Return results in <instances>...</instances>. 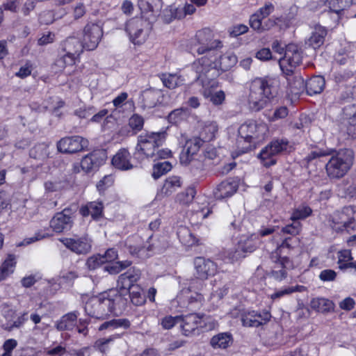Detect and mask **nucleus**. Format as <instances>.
<instances>
[{
	"label": "nucleus",
	"mask_w": 356,
	"mask_h": 356,
	"mask_svg": "<svg viewBox=\"0 0 356 356\" xmlns=\"http://www.w3.org/2000/svg\"><path fill=\"white\" fill-rule=\"evenodd\" d=\"M213 57L202 56L192 64V70L195 72V79L203 87L217 88L216 78L221 72H225L234 67L238 61L237 56L232 52L220 55L218 50Z\"/></svg>",
	"instance_id": "1"
},
{
	"label": "nucleus",
	"mask_w": 356,
	"mask_h": 356,
	"mask_svg": "<svg viewBox=\"0 0 356 356\" xmlns=\"http://www.w3.org/2000/svg\"><path fill=\"white\" fill-rule=\"evenodd\" d=\"M330 156L325 165V171L331 179H339L345 176L353 163L354 152L350 149H343L336 152L334 149H316L309 152L305 160L308 163L321 161V158Z\"/></svg>",
	"instance_id": "2"
},
{
	"label": "nucleus",
	"mask_w": 356,
	"mask_h": 356,
	"mask_svg": "<svg viewBox=\"0 0 356 356\" xmlns=\"http://www.w3.org/2000/svg\"><path fill=\"white\" fill-rule=\"evenodd\" d=\"M126 304L127 299L122 296V292L112 289L90 298L86 302L84 309L91 317L104 319L111 313H115L123 309Z\"/></svg>",
	"instance_id": "3"
},
{
	"label": "nucleus",
	"mask_w": 356,
	"mask_h": 356,
	"mask_svg": "<svg viewBox=\"0 0 356 356\" xmlns=\"http://www.w3.org/2000/svg\"><path fill=\"white\" fill-rule=\"evenodd\" d=\"M276 80L270 77L256 78L252 81L248 97L249 108L259 111L265 108L276 95Z\"/></svg>",
	"instance_id": "4"
},
{
	"label": "nucleus",
	"mask_w": 356,
	"mask_h": 356,
	"mask_svg": "<svg viewBox=\"0 0 356 356\" xmlns=\"http://www.w3.org/2000/svg\"><path fill=\"white\" fill-rule=\"evenodd\" d=\"M268 131V125L261 121L248 120L238 129L237 146L241 153H245L256 148L262 142Z\"/></svg>",
	"instance_id": "5"
},
{
	"label": "nucleus",
	"mask_w": 356,
	"mask_h": 356,
	"mask_svg": "<svg viewBox=\"0 0 356 356\" xmlns=\"http://www.w3.org/2000/svg\"><path fill=\"white\" fill-rule=\"evenodd\" d=\"M222 47V42L214 39L213 33L209 29L205 28L197 31L188 45L193 54L203 55L202 56L213 57L215 59L216 52Z\"/></svg>",
	"instance_id": "6"
},
{
	"label": "nucleus",
	"mask_w": 356,
	"mask_h": 356,
	"mask_svg": "<svg viewBox=\"0 0 356 356\" xmlns=\"http://www.w3.org/2000/svg\"><path fill=\"white\" fill-rule=\"evenodd\" d=\"M205 286L204 282L199 280H191L187 288L183 289L173 300L172 304L180 305V308L188 310L200 309L204 300V296L200 292Z\"/></svg>",
	"instance_id": "7"
},
{
	"label": "nucleus",
	"mask_w": 356,
	"mask_h": 356,
	"mask_svg": "<svg viewBox=\"0 0 356 356\" xmlns=\"http://www.w3.org/2000/svg\"><path fill=\"white\" fill-rule=\"evenodd\" d=\"M166 136L165 131L147 132L140 135L134 155L141 159L154 157L156 149L164 144Z\"/></svg>",
	"instance_id": "8"
},
{
	"label": "nucleus",
	"mask_w": 356,
	"mask_h": 356,
	"mask_svg": "<svg viewBox=\"0 0 356 356\" xmlns=\"http://www.w3.org/2000/svg\"><path fill=\"white\" fill-rule=\"evenodd\" d=\"M151 29L150 22L143 17L132 18L127 22L126 25V31L128 33L130 40L135 44L143 43L147 38Z\"/></svg>",
	"instance_id": "9"
},
{
	"label": "nucleus",
	"mask_w": 356,
	"mask_h": 356,
	"mask_svg": "<svg viewBox=\"0 0 356 356\" xmlns=\"http://www.w3.org/2000/svg\"><path fill=\"white\" fill-rule=\"evenodd\" d=\"M355 212L352 207H345L340 211H337L332 216V228L341 232L353 230L356 227Z\"/></svg>",
	"instance_id": "10"
},
{
	"label": "nucleus",
	"mask_w": 356,
	"mask_h": 356,
	"mask_svg": "<svg viewBox=\"0 0 356 356\" xmlns=\"http://www.w3.org/2000/svg\"><path fill=\"white\" fill-rule=\"evenodd\" d=\"M76 206L65 208L62 211L58 212L50 220V227L57 232L61 233L70 230L74 223Z\"/></svg>",
	"instance_id": "11"
},
{
	"label": "nucleus",
	"mask_w": 356,
	"mask_h": 356,
	"mask_svg": "<svg viewBox=\"0 0 356 356\" xmlns=\"http://www.w3.org/2000/svg\"><path fill=\"white\" fill-rule=\"evenodd\" d=\"M195 275V278L193 280H199L204 282L209 277L215 275L217 273L218 266L216 264L211 260L203 257H197L194 259Z\"/></svg>",
	"instance_id": "12"
},
{
	"label": "nucleus",
	"mask_w": 356,
	"mask_h": 356,
	"mask_svg": "<svg viewBox=\"0 0 356 356\" xmlns=\"http://www.w3.org/2000/svg\"><path fill=\"white\" fill-rule=\"evenodd\" d=\"M103 36L102 28L95 23L87 24L83 29V43L88 51L95 49Z\"/></svg>",
	"instance_id": "13"
},
{
	"label": "nucleus",
	"mask_w": 356,
	"mask_h": 356,
	"mask_svg": "<svg viewBox=\"0 0 356 356\" xmlns=\"http://www.w3.org/2000/svg\"><path fill=\"white\" fill-rule=\"evenodd\" d=\"M87 145V140L79 136H74L61 138L57 143V149L62 153L74 154L81 151Z\"/></svg>",
	"instance_id": "14"
},
{
	"label": "nucleus",
	"mask_w": 356,
	"mask_h": 356,
	"mask_svg": "<svg viewBox=\"0 0 356 356\" xmlns=\"http://www.w3.org/2000/svg\"><path fill=\"white\" fill-rule=\"evenodd\" d=\"M205 315L203 314L191 313L181 316V328L185 336L192 334L199 327L204 325Z\"/></svg>",
	"instance_id": "15"
},
{
	"label": "nucleus",
	"mask_w": 356,
	"mask_h": 356,
	"mask_svg": "<svg viewBox=\"0 0 356 356\" xmlns=\"http://www.w3.org/2000/svg\"><path fill=\"white\" fill-rule=\"evenodd\" d=\"M270 317V312L266 311H249L241 315V320L243 326L259 327L268 322Z\"/></svg>",
	"instance_id": "16"
},
{
	"label": "nucleus",
	"mask_w": 356,
	"mask_h": 356,
	"mask_svg": "<svg viewBox=\"0 0 356 356\" xmlns=\"http://www.w3.org/2000/svg\"><path fill=\"white\" fill-rule=\"evenodd\" d=\"M62 243L72 252L77 254H86L91 249V244L88 238H65L60 239Z\"/></svg>",
	"instance_id": "17"
},
{
	"label": "nucleus",
	"mask_w": 356,
	"mask_h": 356,
	"mask_svg": "<svg viewBox=\"0 0 356 356\" xmlns=\"http://www.w3.org/2000/svg\"><path fill=\"white\" fill-rule=\"evenodd\" d=\"M302 52L298 47L293 44H289L285 47L284 56L280 58L279 63L283 70L288 65L291 67H295L302 61Z\"/></svg>",
	"instance_id": "18"
},
{
	"label": "nucleus",
	"mask_w": 356,
	"mask_h": 356,
	"mask_svg": "<svg viewBox=\"0 0 356 356\" xmlns=\"http://www.w3.org/2000/svg\"><path fill=\"white\" fill-rule=\"evenodd\" d=\"M140 98L144 109L152 108L163 103L164 95L161 90L148 88L141 92Z\"/></svg>",
	"instance_id": "19"
},
{
	"label": "nucleus",
	"mask_w": 356,
	"mask_h": 356,
	"mask_svg": "<svg viewBox=\"0 0 356 356\" xmlns=\"http://www.w3.org/2000/svg\"><path fill=\"white\" fill-rule=\"evenodd\" d=\"M293 268V262L287 257H280L274 261L269 273L270 276L277 281H282L287 276V270Z\"/></svg>",
	"instance_id": "20"
},
{
	"label": "nucleus",
	"mask_w": 356,
	"mask_h": 356,
	"mask_svg": "<svg viewBox=\"0 0 356 356\" xmlns=\"http://www.w3.org/2000/svg\"><path fill=\"white\" fill-rule=\"evenodd\" d=\"M140 278V271L134 268L128 270L123 274H121L118 279V286L121 291H130L135 289L134 285Z\"/></svg>",
	"instance_id": "21"
},
{
	"label": "nucleus",
	"mask_w": 356,
	"mask_h": 356,
	"mask_svg": "<svg viewBox=\"0 0 356 356\" xmlns=\"http://www.w3.org/2000/svg\"><path fill=\"white\" fill-rule=\"evenodd\" d=\"M204 143L200 137H194L187 140L180 154V162L186 165L188 164L192 156L199 151Z\"/></svg>",
	"instance_id": "22"
},
{
	"label": "nucleus",
	"mask_w": 356,
	"mask_h": 356,
	"mask_svg": "<svg viewBox=\"0 0 356 356\" xmlns=\"http://www.w3.org/2000/svg\"><path fill=\"white\" fill-rule=\"evenodd\" d=\"M105 161V154L101 152H93L85 156L81 161V166L86 172L97 169Z\"/></svg>",
	"instance_id": "23"
},
{
	"label": "nucleus",
	"mask_w": 356,
	"mask_h": 356,
	"mask_svg": "<svg viewBox=\"0 0 356 356\" xmlns=\"http://www.w3.org/2000/svg\"><path fill=\"white\" fill-rule=\"evenodd\" d=\"M257 245V241H256V237L247 238L244 240H241L238 243V248L233 252L229 253V258L232 261H237L240 258L244 257L245 256L243 253L245 252H252L256 248Z\"/></svg>",
	"instance_id": "24"
},
{
	"label": "nucleus",
	"mask_w": 356,
	"mask_h": 356,
	"mask_svg": "<svg viewBox=\"0 0 356 356\" xmlns=\"http://www.w3.org/2000/svg\"><path fill=\"white\" fill-rule=\"evenodd\" d=\"M236 182L231 179L222 181L213 191V195L217 200H222L230 197L237 191Z\"/></svg>",
	"instance_id": "25"
},
{
	"label": "nucleus",
	"mask_w": 356,
	"mask_h": 356,
	"mask_svg": "<svg viewBox=\"0 0 356 356\" xmlns=\"http://www.w3.org/2000/svg\"><path fill=\"white\" fill-rule=\"evenodd\" d=\"M131 154L126 149H120L113 157V165L120 170H129L134 168L131 163Z\"/></svg>",
	"instance_id": "26"
},
{
	"label": "nucleus",
	"mask_w": 356,
	"mask_h": 356,
	"mask_svg": "<svg viewBox=\"0 0 356 356\" xmlns=\"http://www.w3.org/2000/svg\"><path fill=\"white\" fill-rule=\"evenodd\" d=\"M104 205L102 202H90L83 206L79 212L83 217L91 216L94 220H99L103 216Z\"/></svg>",
	"instance_id": "27"
},
{
	"label": "nucleus",
	"mask_w": 356,
	"mask_h": 356,
	"mask_svg": "<svg viewBox=\"0 0 356 356\" xmlns=\"http://www.w3.org/2000/svg\"><path fill=\"white\" fill-rule=\"evenodd\" d=\"M128 250L131 254L142 259L149 258L152 256L153 254L160 252L161 250L159 245L154 243L150 244L147 247H136L129 245Z\"/></svg>",
	"instance_id": "28"
},
{
	"label": "nucleus",
	"mask_w": 356,
	"mask_h": 356,
	"mask_svg": "<svg viewBox=\"0 0 356 356\" xmlns=\"http://www.w3.org/2000/svg\"><path fill=\"white\" fill-rule=\"evenodd\" d=\"M345 118L348 120V134L353 138H356V104L345 106L343 109Z\"/></svg>",
	"instance_id": "29"
},
{
	"label": "nucleus",
	"mask_w": 356,
	"mask_h": 356,
	"mask_svg": "<svg viewBox=\"0 0 356 356\" xmlns=\"http://www.w3.org/2000/svg\"><path fill=\"white\" fill-rule=\"evenodd\" d=\"M78 312H72L63 315L56 322L55 327L58 331L72 330L76 324Z\"/></svg>",
	"instance_id": "30"
},
{
	"label": "nucleus",
	"mask_w": 356,
	"mask_h": 356,
	"mask_svg": "<svg viewBox=\"0 0 356 356\" xmlns=\"http://www.w3.org/2000/svg\"><path fill=\"white\" fill-rule=\"evenodd\" d=\"M286 81L288 89L292 95H298L305 88L304 79L300 75L287 74Z\"/></svg>",
	"instance_id": "31"
},
{
	"label": "nucleus",
	"mask_w": 356,
	"mask_h": 356,
	"mask_svg": "<svg viewBox=\"0 0 356 356\" xmlns=\"http://www.w3.org/2000/svg\"><path fill=\"white\" fill-rule=\"evenodd\" d=\"M325 81L323 76H315L305 83V89L309 95L321 93L325 87Z\"/></svg>",
	"instance_id": "32"
},
{
	"label": "nucleus",
	"mask_w": 356,
	"mask_h": 356,
	"mask_svg": "<svg viewBox=\"0 0 356 356\" xmlns=\"http://www.w3.org/2000/svg\"><path fill=\"white\" fill-rule=\"evenodd\" d=\"M310 307L318 312L328 313L334 310V304L327 298H314L310 302Z\"/></svg>",
	"instance_id": "33"
},
{
	"label": "nucleus",
	"mask_w": 356,
	"mask_h": 356,
	"mask_svg": "<svg viewBox=\"0 0 356 356\" xmlns=\"http://www.w3.org/2000/svg\"><path fill=\"white\" fill-rule=\"evenodd\" d=\"M202 128L200 132V138L205 142L213 140L218 130V125L215 122H204L201 124Z\"/></svg>",
	"instance_id": "34"
},
{
	"label": "nucleus",
	"mask_w": 356,
	"mask_h": 356,
	"mask_svg": "<svg viewBox=\"0 0 356 356\" xmlns=\"http://www.w3.org/2000/svg\"><path fill=\"white\" fill-rule=\"evenodd\" d=\"M83 49H85V47L83 42H81L79 38L76 37L68 38L65 40L63 47V49L67 54L70 55H77L79 56L83 52Z\"/></svg>",
	"instance_id": "35"
},
{
	"label": "nucleus",
	"mask_w": 356,
	"mask_h": 356,
	"mask_svg": "<svg viewBox=\"0 0 356 356\" xmlns=\"http://www.w3.org/2000/svg\"><path fill=\"white\" fill-rule=\"evenodd\" d=\"M232 335L229 332H222L213 336L210 344L213 348L225 349L232 344Z\"/></svg>",
	"instance_id": "36"
},
{
	"label": "nucleus",
	"mask_w": 356,
	"mask_h": 356,
	"mask_svg": "<svg viewBox=\"0 0 356 356\" xmlns=\"http://www.w3.org/2000/svg\"><path fill=\"white\" fill-rule=\"evenodd\" d=\"M191 115L188 108L181 107L172 111L168 115V121L172 124H179L186 121Z\"/></svg>",
	"instance_id": "37"
},
{
	"label": "nucleus",
	"mask_w": 356,
	"mask_h": 356,
	"mask_svg": "<svg viewBox=\"0 0 356 356\" xmlns=\"http://www.w3.org/2000/svg\"><path fill=\"white\" fill-rule=\"evenodd\" d=\"M160 79L164 86L169 89H174L184 84V79L178 74H161L159 75Z\"/></svg>",
	"instance_id": "38"
},
{
	"label": "nucleus",
	"mask_w": 356,
	"mask_h": 356,
	"mask_svg": "<svg viewBox=\"0 0 356 356\" xmlns=\"http://www.w3.org/2000/svg\"><path fill=\"white\" fill-rule=\"evenodd\" d=\"M130 325L131 323L127 318H114L103 323L99 326V330H108L112 331L120 327L127 329Z\"/></svg>",
	"instance_id": "39"
},
{
	"label": "nucleus",
	"mask_w": 356,
	"mask_h": 356,
	"mask_svg": "<svg viewBox=\"0 0 356 356\" xmlns=\"http://www.w3.org/2000/svg\"><path fill=\"white\" fill-rule=\"evenodd\" d=\"M121 337L122 334H115L108 337L100 338L95 342L94 348L102 353H106L110 350L113 341Z\"/></svg>",
	"instance_id": "40"
},
{
	"label": "nucleus",
	"mask_w": 356,
	"mask_h": 356,
	"mask_svg": "<svg viewBox=\"0 0 356 356\" xmlns=\"http://www.w3.org/2000/svg\"><path fill=\"white\" fill-rule=\"evenodd\" d=\"M326 35L327 31L325 28L316 27L309 39V44L314 49L318 48L323 44Z\"/></svg>",
	"instance_id": "41"
},
{
	"label": "nucleus",
	"mask_w": 356,
	"mask_h": 356,
	"mask_svg": "<svg viewBox=\"0 0 356 356\" xmlns=\"http://www.w3.org/2000/svg\"><path fill=\"white\" fill-rule=\"evenodd\" d=\"M181 187L180 177L172 176L167 178L161 188V193L169 195Z\"/></svg>",
	"instance_id": "42"
},
{
	"label": "nucleus",
	"mask_w": 356,
	"mask_h": 356,
	"mask_svg": "<svg viewBox=\"0 0 356 356\" xmlns=\"http://www.w3.org/2000/svg\"><path fill=\"white\" fill-rule=\"evenodd\" d=\"M275 156L276 155L272 149L267 145L261 149L258 155V158L265 167H270L276 163V159L274 158Z\"/></svg>",
	"instance_id": "43"
},
{
	"label": "nucleus",
	"mask_w": 356,
	"mask_h": 356,
	"mask_svg": "<svg viewBox=\"0 0 356 356\" xmlns=\"http://www.w3.org/2000/svg\"><path fill=\"white\" fill-rule=\"evenodd\" d=\"M179 241L186 246H192L197 242L195 236L186 227H180L177 232Z\"/></svg>",
	"instance_id": "44"
},
{
	"label": "nucleus",
	"mask_w": 356,
	"mask_h": 356,
	"mask_svg": "<svg viewBox=\"0 0 356 356\" xmlns=\"http://www.w3.org/2000/svg\"><path fill=\"white\" fill-rule=\"evenodd\" d=\"M306 290L307 288L302 285L291 286L281 289L280 290L275 291V293H272L270 297L272 300H276L280 299L284 296L290 295L293 293L303 292Z\"/></svg>",
	"instance_id": "45"
},
{
	"label": "nucleus",
	"mask_w": 356,
	"mask_h": 356,
	"mask_svg": "<svg viewBox=\"0 0 356 356\" xmlns=\"http://www.w3.org/2000/svg\"><path fill=\"white\" fill-rule=\"evenodd\" d=\"M352 0H327L326 4L331 12L339 15L344 9L351 6Z\"/></svg>",
	"instance_id": "46"
},
{
	"label": "nucleus",
	"mask_w": 356,
	"mask_h": 356,
	"mask_svg": "<svg viewBox=\"0 0 356 356\" xmlns=\"http://www.w3.org/2000/svg\"><path fill=\"white\" fill-rule=\"evenodd\" d=\"M162 17L165 23H170L175 19H181L183 17V12L179 8H176L174 6L167 7L163 11Z\"/></svg>",
	"instance_id": "47"
},
{
	"label": "nucleus",
	"mask_w": 356,
	"mask_h": 356,
	"mask_svg": "<svg viewBox=\"0 0 356 356\" xmlns=\"http://www.w3.org/2000/svg\"><path fill=\"white\" fill-rule=\"evenodd\" d=\"M29 155L31 157L39 160L47 158L49 155L48 145L44 143L35 145L30 149Z\"/></svg>",
	"instance_id": "48"
},
{
	"label": "nucleus",
	"mask_w": 356,
	"mask_h": 356,
	"mask_svg": "<svg viewBox=\"0 0 356 356\" xmlns=\"http://www.w3.org/2000/svg\"><path fill=\"white\" fill-rule=\"evenodd\" d=\"M312 214V209L306 204H301L296 208L291 214V219L293 221L304 220Z\"/></svg>",
	"instance_id": "49"
},
{
	"label": "nucleus",
	"mask_w": 356,
	"mask_h": 356,
	"mask_svg": "<svg viewBox=\"0 0 356 356\" xmlns=\"http://www.w3.org/2000/svg\"><path fill=\"white\" fill-rule=\"evenodd\" d=\"M268 147L272 149L275 155L287 152L290 148L289 143L287 139L277 138L272 140Z\"/></svg>",
	"instance_id": "50"
},
{
	"label": "nucleus",
	"mask_w": 356,
	"mask_h": 356,
	"mask_svg": "<svg viewBox=\"0 0 356 356\" xmlns=\"http://www.w3.org/2000/svg\"><path fill=\"white\" fill-rule=\"evenodd\" d=\"M172 168L171 163L168 161L157 162L153 165L152 177L157 179L168 172Z\"/></svg>",
	"instance_id": "51"
},
{
	"label": "nucleus",
	"mask_w": 356,
	"mask_h": 356,
	"mask_svg": "<svg viewBox=\"0 0 356 356\" xmlns=\"http://www.w3.org/2000/svg\"><path fill=\"white\" fill-rule=\"evenodd\" d=\"M16 264V257L14 254H8L6 259L3 261L0 267L1 274L4 279L6 277L11 274L15 269Z\"/></svg>",
	"instance_id": "52"
},
{
	"label": "nucleus",
	"mask_w": 356,
	"mask_h": 356,
	"mask_svg": "<svg viewBox=\"0 0 356 356\" xmlns=\"http://www.w3.org/2000/svg\"><path fill=\"white\" fill-rule=\"evenodd\" d=\"M196 194L194 187H188L184 191L179 193L177 195V201L182 204H188L191 203Z\"/></svg>",
	"instance_id": "53"
},
{
	"label": "nucleus",
	"mask_w": 356,
	"mask_h": 356,
	"mask_svg": "<svg viewBox=\"0 0 356 356\" xmlns=\"http://www.w3.org/2000/svg\"><path fill=\"white\" fill-rule=\"evenodd\" d=\"M131 261L126 260L122 261H117L111 263L104 266L105 271L108 272L110 274H118L123 269L129 267L131 265Z\"/></svg>",
	"instance_id": "54"
},
{
	"label": "nucleus",
	"mask_w": 356,
	"mask_h": 356,
	"mask_svg": "<svg viewBox=\"0 0 356 356\" xmlns=\"http://www.w3.org/2000/svg\"><path fill=\"white\" fill-rule=\"evenodd\" d=\"M339 195L345 198L356 197V185L353 183L342 184L339 186Z\"/></svg>",
	"instance_id": "55"
},
{
	"label": "nucleus",
	"mask_w": 356,
	"mask_h": 356,
	"mask_svg": "<svg viewBox=\"0 0 356 356\" xmlns=\"http://www.w3.org/2000/svg\"><path fill=\"white\" fill-rule=\"evenodd\" d=\"M129 293L131 301L134 305L140 306L145 303V296L143 294L141 289L138 285L135 289L129 291Z\"/></svg>",
	"instance_id": "56"
},
{
	"label": "nucleus",
	"mask_w": 356,
	"mask_h": 356,
	"mask_svg": "<svg viewBox=\"0 0 356 356\" xmlns=\"http://www.w3.org/2000/svg\"><path fill=\"white\" fill-rule=\"evenodd\" d=\"M144 119L138 114H134L129 120V126L132 130L133 134H136L143 128Z\"/></svg>",
	"instance_id": "57"
},
{
	"label": "nucleus",
	"mask_w": 356,
	"mask_h": 356,
	"mask_svg": "<svg viewBox=\"0 0 356 356\" xmlns=\"http://www.w3.org/2000/svg\"><path fill=\"white\" fill-rule=\"evenodd\" d=\"M204 89V96H211V101L216 105H219L222 103L225 99V93L222 91H218L214 94H211V89L213 88H206L203 87Z\"/></svg>",
	"instance_id": "58"
},
{
	"label": "nucleus",
	"mask_w": 356,
	"mask_h": 356,
	"mask_svg": "<svg viewBox=\"0 0 356 356\" xmlns=\"http://www.w3.org/2000/svg\"><path fill=\"white\" fill-rule=\"evenodd\" d=\"M262 19L263 18L255 13L250 16L249 24L254 31L260 33L264 32Z\"/></svg>",
	"instance_id": "59"
},
{
	"label": "nucleus",
	"mask_w": 356,
	"mask_h": 356,
	"mask_svg": "<svg viewBox=\"0 0 356 356\" xmlns=\"http://www.w3.org/2000/svg\"><path fill=\"white\" fill-rule=\"evenodd\" d=\"M104 261L102 254H95L87 259L86 265L90 270H95L104 264Z\"/></svg>",
	"instance_id": "60"
},
{
	"label": "nucleus",
	"mask_w": 356,
	"mask_h": 356,
	"mask_svg": "<svg viewBox=\"0 0 356 356\" xmlns=\"http://www.w3.org/2000/svg\"><path fill=\"white\" fill-rule=\"evenodd\" d=\"M181 322V316H167L161 319V325L165 330H170L177 323Z\"/></svg>",
	"instance_id": "61"
},
{
	"label": "nucleus",
	"mask_w": 356,
	"mask_h": 356,
	"mask_svg": "<svg viewBox=\"0 0 356 356\" xmlns=\"http://www.w3.org/2000/svg\"><path fill=\"white\" fill-rule=\"evenodd\" d=\"M96 109L94 106H83L78 109H76L74 114L79 118H87L88 117L94 114Z\"/></svg>",
	"instance_id": "62"
},
{
	"label": "nucleus",
	"mask_w": 356,
	"mask_h": 356,
	"mask_svg": "<svg viewBox=\"0 0 356 356\" xmlns=\"http://www.w3.org/2000/svg\"><path fill=\"white\" fill-rule=\"evenodd\" d=\"M17 341L14 339H9L5 341L3 344L4 353L1 356H12V351L17 347Z\"/></svg>",
	"instance_id": "63"
},
{
	"label": "nucleus",
	"mask_w": 356,
	"mask_h": 356,
	"mask_svg": "<svg viewBox=\"0 0 356 356\" xmlns=\"http://www.w3.org/2000/svg\"><path fill=\"white\" fill-rule=\"evenodd\" d=\"M338 259V264L340 269L341 266L345 265L346 263H351V260H353L351 252L349 250H343L339 252Z\"/></svg>",
	"instance_id": "64"
}]
</instances>
